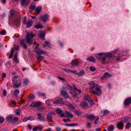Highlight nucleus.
Listing matches in <instances>:
<instances>
[{"instance_id": "nucleus-1", "label": "nucleus", "mask_w": 131, "mask_h": 131, "mask_svg": "<svg viewBox=\"0 0 131 131\" xmlns=\"http://www.w3.org/2000/svg\"><path fill=\"white\" fill-rule=\"evenodd\" d=\"M89 84L90 85V91L92 93L97 96L101 95L102 93V90L96 84L94 83L93 81L89 82Z\"/></svg>"}, {"instance_id": "nucleus-2", "label": "nucleus", "mask_w": 131, "mask_h": 131, "mask_svg": "<svg viewBox=\"0 0 131 131\" xmlns=\"http://www.w3.org/2000/svg\"><path fill=\"white\" fill-rule=\"evenodd\" d=\"M35 34L32 32L28 33L26 36V41L29 45H31L33 44L32 38L35 36Z\"/></svg>"}, {"instance_id": "nucleus-3", "label": "nucleus", "mask_w": 131, "mask_h": 131, "mask_svg": "<svg viewBox=\"0 0 131 131\" xmlns=\"http://www.w3.org/2000/svg\"><path fill=\"white\" fill-rule=\"evenodd\" d=\"M12 81L14 82L13 87L15 88H18L21 85V80L20 78L17 76H15L13 78Z\"/></svg>"}, {"instance_id": "nucleus-4", "label": "nucleus", "mask_w": 131, "mask_h": 131, "mask_svg": "<svg viewBox=\"0 0 131 131\" xmlns=\"http://www.w3.org/2000/svg\"><path fill=\"white\" fill-rule=\"evenodd\" d=\"M96 57L97 59L102 61L103 63L106 62L105 53H100L99 54H96Z\"/></svg>"}, {"instance_id": "nucleus-5", "label": "nucleus", "mask_w": 131, "mask_h": 131, "mask_svg": "<svg viewBox=\"0 0 131 131\" xmlns=\"http://www.w3.org/2000/svg\"><path fill=\"white\" fill-rule=\"evenodd\" d=\"M82 61L81 60L79 59H74L71 63V66H76L81 64L82 63Z\"/></svg>"}, {"instance_id": "nucleus-6", "label": "nucleus", "mask_w": 131, "mask_h": 131, "mask_svg": "<svg viewBox=\"0 0 131 131\" xmlns=\"http://www.w3.org/2000/svg\"><path fill=\"white\" fill-rule=\"evenodd\" d=\"M19 44L21 47L26 49L28 48L25 40V39L21 40L19 42Z\"/></svg>"}, {"instance_id": "nucleus-7", "label": "nucleus", "mask_w": 131, "mask_h": 131, "mask_svg": "<svg viewBox=\"0 0 131 131\" xmlns=\"http://www.w3.org/2000/svg\"><path fill=\"white\" fill-rule=\"evenodd\" d=\"M30 106L31 107H39L41 106V103L40 102L32 103Z\"/></svg>"}, {"instance_id": "nucleus-8", "label": "nucleus", "mask_w": 131, "mask_h": 131, "mask_svg": "<svg viewBox=\"0 0 131 131\" xmlns=\"http://www.w3.org/2000/svg\"><path fill=\"white\" fill-rule=\"evenodd\" d=\"M86 117L90 120V121H93L96 118V116L93 114H86L85 115Z\"/></svg>"}, {"instance_id": "nucleus-9", "label": "nucleus", "mask_w": 131, "mask_h": 131, "mask_svg": "<svg viewBox=\"0 0 131 131\" xmlns=\"http://www.w3.org/2000/svg\"><path fill=\"white\" fill-rule=\"evenodd\" d=\"M49 17V15L47 14H45L44 15L41 16L40 17V18L42 21L46 22L48 19Z\"/></svg>"}, {"instance_id": "nucleus-10", "label": "nucleus", "mask_w": 131, "mask_h": 131, "mask_svg": "<svg viewBox=\"0 0 131 131\" xmlns=\"http://www.w3.org/2000/svg\"><path fill=\"white\" fill-rule=\"evenodd\" d=\"M112 75L110 74L108 72H106L104 73L103 75L101 77V79L103 80L105 79L110 77Z\"/></svg>"}, {"instance_id": "nucleus-11", "label": "nucleus", "mask_w": 131, "mask_h": 131, "mask_svg": "<svg viewBox=\"0 0 131 131\" xmlns=\"http://www.w3.org/2000/svg\"><path fill=\"white\" fill-rule=\"evenodd\" d=\"M53 102L54 104H62L63 103V99L61 98H60L53 101Z\"/></svg>"}, {"instance_id": "nucleus-12", "label": "nucleus", "mask_w": 131, "mask_h": 131, "mask_svg": "<svg viewBox=\"0 0 131 131\" xmlns=\"http://www.w3.org/2000/svg\"><path fill=\"white\" fill-rule=\"evenodd\" d=\"M35 52L36 53L39 54H47L45 52L40 48H38V49L36 50Z\"/></svg>"}, {"instance_id": "nucleus-13", "label": "nucleus", "mask_w": 131, "mask_h": 131, "mask_svg": "<svg viewBox=\"0 0 131 131\" xmlns=\"http://www.w3.org/2000/svg\"><path fill=\"white\" fill-rule=\"evenodd\" d=\"M131 103V97L126 99L124 101V104L126 106H128Z\"/></svg>"}, {"instance_id": "nucleus-14", "label": "nucleus", "mask_w": 131, "mask_h": 131, "mask_svg": "<svg viewBox=\"0 0 131 131\" xmlns=\"http://www.w3.org/2000/svg\"><path fill=\"white\" fill-rule=\"evenodd\" d=\"M84 97L85 99L88 101L90 102L91 103L93 104L94 101L91 98V97L88 94L85 95L84 96Z\"/></svg>"}, {"instance_id": "nucleus-15", "label": "nucleus", "mask_w": 131, "mask_h": 131, "mask_svg": "<svg viewBox=\"0 0 131 131\" xmlns=\"http://www.w3.org/2000/svg\"><path fill=\"white\" fill-rule=\"evenodd\" d=\"M124 124L122 121L119 122L117 124V126L119 129H122L124 127Z\"/></svg>"}, {"instance_id": "nucleus-16", "label": "nucleus", "mask_w": 131, "mask_h": 131, "mask_svg": "<svg viewBox=\"0 0 131 131\" xmlns=\"http://www.w3.org/2000/svg\"><path fill=\"white\" fill-rule=\"evenodd\" d=\"M105 57H107L110 59H115L116 58V56H112L111 53H105Z\"/></svg>"}, {"instance_id": "nucleus-17", "label": "nucleus", "mask_w": 131, "mask_h": 131, "mask_svg": "<svg viewBox=\"0 0 131 131\" xmlns=\"http://www.w3.org/2000/svg\"><path fill=\"white\" fill-rule=\"evenodd\" d=\"M33 22L31 20H29L27 22L25 25H26V27L28 28L30 27L32 24Z\"/></svg>"}, {"instance_id": "nucleus-18", "label": "nucleus", "mask_w": 131, "mask_h": 131, "mask_svg": "<svg viewBox=\"0 0 131 131\" xmlns=\"http://www.w3.org/2000/svg\"><path fill=\"white\" fill-rule=\"evenodd\" d=\"M68 85L69 87L71 89L75 90L76 91L77 90L79 93H80L81 92V91L79 89H77V88L75 87L74 85H73V87H72V86H71L69 84Z\"/></svg>"}, {"instance_id": "nucleus-19", "label": "nucleus", "mask_w": 131, "mask_h": 131, "mask_svg": "<svg viewBox=\"0 0 131 131\" xmlns=\"http://www.w3.org/2000/svg\"><path fill=\"white\" fill-rule=\"evenodd\" d=\"M52 116L50 114H48L47 116V119L49 122H52Z\"/></svg>"}, {"instance_id": "nucleus-20", "label": "nucleus", "mask_w": 131, "mask_h": 131, "mask_svg": "<svg viewBox=\"0 0 131 131\" xmlns=\"http://www.w3.org/2000/svg\"><path fill=\"white\" fill-rule=\"evenodd\" d=\"M80 105L83 108H85L88 106V104L86 102H82L81 103Z\"/></svg>"}, {"instance_id": "nucleus-21", "label": "nucleus", "mask_w": 131, "mask_h": 131, "mask_svg": "<svg viewBox=\"0 0 131 131\" xmlns=\"http://www.w3.org/2000/svg\"><path fill=\"white\" fill-rule=\"evenodd\" d=\"M19 90L17 89H16L14 91L13 93L16 98H17V96L19 94Z\"/></svg>"}, {"instance_id": "nucleus-22", "label": "nucleus", "mask_w": 131, "mask_h": 131, "mask_svg": "<svg viewBox=\"0 0 131 131\" xmlns=\"http://www.w3.org/2000/svg\"><path fill=\"white\" fill-rule=\"evenodd\" d=\"M39 36L40 38L42 40H43L45 39L44 37H45V34L44 32H41L40 33Z\"/></svg>"}, {"instance_id": "nucleus-23", "label": "nucleus", "mask_w": 131, "mask_h": 131, "mask_svg": "<svg viewBox=\"0 0 131 131\" xmlns=\"http://www.w3.org/2000/svg\"><path fill=\"white\" fill-rule=\"evenodd\" d=\"M29 99L30 100H32L35 99V96L34 94H30L28 97Z\"/></svg>"}, {"instance_id": "nucleus-24", "label": "nucleus", "mask_w": 131, "mask_h": 131, "mask_svg": "<svg viewBox=\"0 0 131 131\" xmlns=\"http://www.w3.org/2000/svg\"><path fill=\"white\" fill-rule=\"evenodd\" d=\"M37 116H38V118L39 120L42 121H45V119L43 118V116H41V114H37Z\"/></svg>"}, {"instance_id": "nucleus-25", "label": "nucleus", "mask_w": 131, "mask_h": 131, "mask_svg": "<svg viewBox=\"0 0 131 131\" xmlns=\"http://www.w3.org/2000/svg\"><path fill=\"white\" fill-rule=\"evenodd\" d=\"M15 12V11L13 9H12L10 10L9 12V18H10L12 17L14 15Z\"/></svg>"}, {"instance_id": "nucleus-26", "label": "nucleus", "mask_w": 131, "mask_h": 131, "mask_svg": "<svg viewBox=\"0 0 131 131\" xmlns=\"http://www.w3.org/2000/svg\"><path fill=\"white\" fill-rule=\"evenodd\" d=\"M87 60L92 62H94L95 61V60L94 59V57L92 56H91L88 58H87Z\"/></svg>"}, {"instance_id": "nucleus-27", "label": "nucleus", "mask_w": 131, "mask_h": 131, "mask_svg": "<svg viewBox=\"0 0 131 131\" xmlns=\"http://www.w3.org/2000/svg\"><path fill=\"white\" fill-rule=\"evenodd\" d=\"M38 95L40 97L43 96L44 97L45 99H46V94L44 93H41L40 92H39L38 93Z\"/></svg>"}, {"instance_id": "nucleus-28", "label": "nucleus", "mask_w": 131, "mask_h": 131, "mask_svg": "<svg viewBox=\"0 0 131 131\" xmlns=\"http://www.w3.org/2000/svg\"><path fill=\"white\" fill-rule=\"evenodd\" d=\"M114 129V127L112 125H109L107 128L108 131H113Z\"/></svg>"}, {"instance_id": "nucleus-29", "label": "nucleus", "mask_w": 131, "mask_h": 131, "mask_svg": "<svg viewBox=\"0 0 131 131\" xmlns=\"http://www.w3.org/2000/svg\"><path fill=\"white\" fill-rule=\"evenodd\" d=\"M129 117H124L122 119V122L124 123H126L129 119Z\"/></svg>"}, {"instance_id": "nucleus-30", "label": "nucleus", "mask_w": 131, "mask_h": 131, "mask_svg": "<svg viewBox=\"0 0 131 131\" xmlns=\"http://www.w3.org/2000/svg\"><path fill=\"white\" fill-rule=\"evenodd\" d=\"M85 72L83 70H81L78 73H77V75L78 76L80 77L84 75Z\"/></svg>"}, {"instance_id": "nucleus-31", "label": "nucleus", "mask_w": 131, "mask_h": 131, "mask_svg": "<svg viewBox=\"0 0 131 131\" xmlns=\"http://www.w3.org/2000/svg\"><path fill=\"white\" fill-rule=\"evenodd\" d=\"M42 27L41 25L39 24H37L34 25V27L37 29L41 28Z\"/></svg>"}, {"instance_id": "nucleus-32", "label": "nucleus", "mask_w": 131, "mask_h": 131, "mask_svg": "<svg viewBox=\"0 0 131 131\" xmlns=\"http://www.w3.org/2000/svg\"><path fill=\"white\" fill-rule=\"evenodd\" d=\"M41 7L40 6L36 8L35 10V11L37 13H38V14L40 13V11L41 9Z\"/></svg>"}, {"instance_id": "nucleus-33", "label": "nucleus", "mask_w": 131, "mask_h": 131, "mask_svg": "<svg viewBox=\"0 0 131 131\" xmlns=\"http://www.w3.org/2000/svg\"><path fill=\"white\" fill-rule=\"evenodd\" d=\"M65 113L69 117H72L73 116V115L71 113H70L69 112L66 111Z\"/></svg>"}, {"instance_id": "nucleus-34", "label": "nucleus", "mask_w": 131, "mask_h": 131, "mask_svg": "<svg viewBox=\"0 0 131 131\" xmlns=\"http://www.w3.org/2000/svg\"><path fill=\"white\" fill-rule=\"evenodd\" d=\"M7 121L8 122H13V118L12 116H9L7 117Z\"/></svg>"}, {"instance_id": "nucleus-35", "label": "nucleus", "mask_w": 131, "mask_h": 131, "mask_svg": "<svg viewBox=\"0 0 131 131\" xmlns=\"http://www.w3.org/2000/svg\"><path fill=\"white\" fill-rule=\"evenodd\" d=\"M131 127V123H128L126 125L125 128L126 129H129Z\"/></svg>"}, {"instance_id": "nucleus-36", "label": "nucleus", "mask_w": 131, "mask_h": 131, "mask_svg": "<svg viewBox=\"0 0 131 131\" xmlns=\"http://www.w3.org/2000/svg\"><path fill=\"white\" fill-rule=\"evenodd\" d=\"M20 18H17L16 20H15V23L17 25H18L20 24Z\"/></svg>"}, {"instance_id": "nucleus-37", "label": "nucleus", "mask_w": 131, "mask_h": 131, "mask_svg": "<svg viewBox=\"0 0 131 131\" xmlns=\"http://www.w3.org/2000/svg\"><path fill=\"white\" fill-rule=\"evenodd\" d=\"M17 56H14L13 58V60L15 62L18 63L19 62V61L17 59Z\"/></svg>"}, {"instance_id": "nucleus-38", "label": "nucleus", "mask_w": 131, "mask_h": 131, "mask_svg": "<svg viewBox=\"0 0 131 131\" xmlns=\"http://www.w3.org/2000/svg\"><path fill=\"white\" fill-rule=\"evenodd\" d=\"M37 58L38 60H41L44 59V57L40 55H38L37 57Z\"/></svg>"}, {"instance_id": "nucleus-39", "label": "nucleus", "mask_w": 131, "mask_h": 131, "mask_svg": "<svg viewBox=\"0 0 131 131\" xmlns=\"http://www.w3.org/2000/svg\"><path fill=\"white\" fill-rule=\"evenodd\" d=\"M75 113L77 115H80L82 114L81 112L78 110H75Z\"/></svg>"}, {"instance_id": "nucleus-40", "label": "nucleus", "mask_w": 131, "mask_h": 131, "mask_svg": "<svg viewBox=\"0 0 131 131\" xmlns=\"http://www.w3.org/2000/svg\"><path fill=\"white\" fill-rule=\"evenodd\" d=\"M20 112V110L19 109H16V110L15 114L17 115H19Z\"/></svg>"}, {"instance_id": "nucleus-41", "label": "nucleus", "mask_w": 131, "mask_h": 131, "mask_svg": "<svg viewBox=\"0 0 131 131\" xmlns=\"http://www.w3.org/2000/svg\"><path fill=\"white\" fill-rule=\"evenodd\" d=\"M61 94L63 96L67 95L68 93L66 91L64 90H62L61 91Z\"/></svg>"}, {"instance_id": "nucleus-42", "label": "nucleus", "mask_w": 131, "mask_h": 131, "mask_svg": "<svg viewBox=\"0 0 131 131\" xmlns=\"http://www.w3.org/2000/svg\"><path fill=\"white\" fill-rule=\"evenodd\" d=\"M56 112L57 114H60L61 113L62 110L58 108L56 109Z\"/></svg>"}, {"instance_id": "nucleus-43", "label": "nucleus", "mask_w": 131, "mask_h": 131, "mask_svg": "<svg viewBox=\"0 0 131 131\" xmlns=\"http://www.w3.org/2000/svg\"><path fill=\"white\" fill-rule=\"evenodd\" d=\"M35 6L34 5H31L29 7V9H31L32 10H34L35 9Z\"/></svg>"}, {"instance_id": "nucleus-44", "label": "nucleus", "mask_w": 131, "mask_h": 131, "mask_svg": "<svg viewBox=\"0 0 131 131\" xmlns=\"http://www.w3.org/2000/svg\"><path fill=\"white\" fill-rule=\"evenodd\" d=\"M29 83V81L28 80L25 79L23 80V83L25 85Z\"/></svg>"}, {"instance_id": "nucleus-45", "label": "nucleus", "mask_w": 131, "mask_h": 131, "mask_svg": "<svg viewBox=\"0 0 131 131\" xmlns=\"http://www.w3.org/2000/svg\"><path fill=\"white\" fill-rule=\"evenodd\" d=\"M51 102V101L50 100H47L46 101V103L47 105H49L51 104L50 103Z\"/></svg>"}, {"instance_id": "nucleus-46", "label": "nucleus", "mask_w": 131, "mask_h": 131, "mask_svg": "<svg viewBox=\"0 0 131 131\" xmlns=\"http://www.w3.org/2000/svg\"><path fill=\"white\" fill-rule=\"evenodd\" d=\"M109 111L107 110H104L103 111V114L105 115L109 113Z\"/></svg>"}, {"instance_id": "nucleus-47", "label": "nucleus", "mask_w": 131, "mask_h": 131, "mask_svg": "<svg viewBox=\"0 0 131 131\" xmlns=\"http://www.w3.org/2000/svg\"><path fill=\"white\" fill-rule=\"evenodd\" d=\"M99 117H97V118H96L95 120L94 121V124L95 125H96L97 124V123L99 121Z\"/></svg>"}, {"instance_id": "nucleus-48", "label": "nucleus", "mask_w": 131, "mask_h": 131, "mask_svg": "<svg viewBox=\"0 0 131 131\" xmlns=\"http://www.w3.org/2000/svg\"><path fill=\"white\" fill-rule=\"evenodd\" d=\"M6 33V31L5 30H2L0 32V34L1 35H5Z\"/></svg>"}, {"instance_id": "nucleus-49", "label": "nucleus", "mask_w": 131, "mask_h": 131, "mask_svg": "<svg viewBox=\"0 0 131 131\" xmlns=\"http://www.w3.org/2000/svg\"><path fill=\"white\" fill-rule=\"evenodd\" d=\"M28 120L30 121H32L35 120V117L32 116H29L28 117Z\"/></svg>"}, {"instance_id": "nucleus-50", "label": "nucleus", "mask_w": 131, "mask_h": 131, "mask_svg": "<svg viewBox=\"0 0 131 131\" xmlns=\"http://www.w3.org/2000/svg\"><path fill=\"white\" fill-rule=\"evenodd\" d=\"M37 126V130H38L39 131H41L43 128L42 127L40 126Z\"/></svg>"}, {"instance_id": "nucleus-51", "label": "nucleus", "mask_w": 131, "mask_h": 131, "mask_svg": "<svg viewBox=\"0 0 131 131\" xmlns=\"http://www.w3.org/2000/svg\"><path fill=\"white\" fill-rule=\"evenodd\" d=\"M70 72H72L76 75H77V72L75 70L71 69V71H70Z\"/></svg>"}, {"instance_id": "nucleus-52", "label": "nucleus", "mask_w": 131, "mask_h": 131, "mask_svg": "<svg viewBox=\"0 0 131 131\" xmlns=\"http://www.w3.org/2000/svg\"><path fill=\"white\" fill-rule=\"evenodd\" d=\"M90 70L92 71H94L96 70V68L92 67H90Z\"/></svg>"}, {"instance_id": "nucleus-53", "label": "nucleus", "mask_w": 131, "mask_h": 131, "mask_svg": "<svg viewBox=\"0 0 131 131\" xmlns=\"http://www.w3.org/2000/svg\"><path fill=\"white\" fill-rule=\"evenodd\" d=\"M4 121V119L3 117H0V123H3Z\"/></svg>"}, {"instance_id": "nucleus-54", "label": "nucleus", "mask_w": 131, "mask_h": 131, "mask_svg": "<svg viewBox=\"0 0 131 131\" xmlns=\"http://www.w3.org/2000/svg\"><path fill=\"white\" fill-rule=\"evenodd\" d=\"M27 127L30 130L32 128L31 125L30 124H28L27 125Z\"/></svg>"}, {"instance_id": "nucleus-55", "label": "nucleus", "mask_w": 131, "mask_h": 131, "mask_svg": "<svg viewBox=\"0 0 131 131\" xmlns=\"http://www.w3.org/2000/svg\"><path fill=\"white\" fill-rule=\"evenodd\" d=\"M28 120H29L28 117H25L23 119V121L25 122L27 121Z\"/></svg>"}, {"instance_id": "nucleus-56", "label": "nucleus", "mask_w": 131, "mask_h": 131, "mask_svg": "<svg viewBox=\"0 0 131 131\" xmlns=\"http://www.w3.org/2000/svg\"><path fill=\"white\" fill-rule=\"evenodd\" d=\"M71 70L70 69H64L63 71L67 72H70V71H71Z\"/></svg>"}, {"instance_id": "nucleus-57", "label": "nucleus", "mask_w": 131, "mask_h": 131, "mask_svg": "<svg viewBox=\"0 0 131 131\" xmlns=\"http://www.w3.org/2000/svg\"><path fill=\"white\" fill-rule=\"evenodd\" d=\"M63 121L64 122L67 123V122L70 121V120L69 119H64Z\"/></svg>"}, {"instance_id": "nucleus-58", "label": "nucleus", "mask_w": 131, "mask_h": 131, "mask_svg": "<svg viewBox=\"0 0 131 131\" xmlns=\"http://www.w3.org/2000/svg\"><path fill=\"white\" fill-rule=\"evenodd\" d=\"M22 3L21 4L22 5H24L26 2V0H21Z\"/></svg>"}, {"instance_id": "nucleus-59", "label": "nucleus", "mask_w": 131, "mask_h": 131, "mask_svg": "<svg viewBox=\"0 0 131 131\" xmlns=\"http://www.w3.org/2000/svg\"><path fill=\"white\" fill-rule=\"evenodd\" d=\"M71 126H77L78 125L77 123H72L71 124Z\"/></svg>"}, {"instance_id": "nucleus-60", "label": "nucleus", "mask_w": 131, "mask_h": 131, "mask_svg": "<svg viewBox=\"0 0 131 131\" xmlns=\"http://www.w3.org/2000/svg\"><path fill=\"white\" fill-rule=\"evenodd\" d=\"M47 46L51 48V45L50 42L47 41Z\"/></svg>"}, {"instance_id": "nucleus-61", "label": "nucleus", "mask_w": 131, "mask_h": 131, "mask_svg": "<svg viewBox=\"0 0 131 131\" xmlns=\"http://www.w3.org/2000/svg\"><path fill=\"white\" fill-rule=\"evenodd\" d=\"M65 98L66 99H69V96L68 95V93H67V94L66 95H63Z\"/></svg>"}, {"instance_id": "nucleus-62", "label": "nucleus", "mask_w": 131, "mask_h": 131, "mask_svg": "<svg viewBox=\"0 0 131 131\" xmlns=\"http://www.w3.org/2000/svg\"><path fill=\"white\" fill-rule=\"evenodd\" d=\"M39 48V44L38 43L37 44V46H36L35 47V51L37 49H38V48Z\"/></svg>"}, {"instance_id": "nucleus-63", "label": "nucleus", "mask_w": 131, "mask_h": 131, "mask_svg": "<svg viewBox=\"0 0 131 131\" xmlns=\"http://www.w3.org/2000/svg\"><path fill=\"white\" fill-rule=\"evenodd\" d=\"M57 78L59 79V80H62V81H65V79H64L60 77H57Z\"/></svg>"}, {"instance_id": "nucleus-64", "label": "nucleus", "mask_w": 131, "mask_h": 131, "mask_svg": "<svg viewBox=\"0 0 131 131\" xmlns=\"http://www.w3.org/2000/svg\"><path fill=\"white\" fill-rule=\"evenodd\" d=\"M69 106L70 108H71L73 110H74L75 109L74 107L72 105H70Z\"/></svg>"}]
</instances>
